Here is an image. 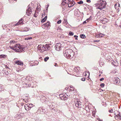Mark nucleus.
Instances as JSON below:
<instances>
[{"mask_svg": "<svg viewBox=\"0 0 121 121\" xmlns=\"http://www.w3.org/2000/svg\"><path fill=\"white\" fill-rule=\"evenodd\" d=\"M10 48L16 52H21L22 51H24L25 47L22 48V46L19 44H16L15 45H14L12 46H10Z\"/></svg>", "mask_w": 121, "mask_h": 121, "instance_id": "1", "label": "nucleus"}, {"mask_svg": "<svg viewBox=\"0 0 121 121\" xmlns=\"http://www.w3.org/2000/svg\"><path fill=\"white\" fill-rule=\"evenodd\" d=\"M63 54L64 56L67 58L71 59L74 56V53L73 50L70 49L66 50L65 52H64Z\"/></svg>", "mask_w": 121, "mask_h": 121, "instance_id": "2", "label": "nucleus"}, {"mask_svg": "<svg viewBox=\"0 0 121 121\" xmlns=\"http://www.w3.org/2000/svg\"><path fill=\"white\" fill-rule=\"evenodd\" d=\"M106 4V1L100 0L97 1V3L95 5L97 6V9L101 10L102 9L105 8Z\"/></svg>", "mask_w": 121, "mask_h": 121, "instance_id": "3", "label": "nucleus"}, {"mask_svg": "<svg viewBox=\"0 0 121 121\" xmlns=\"http://www.w3.org/2000/svg\"><path fill=\"white\" fill-rule=\"evenodd\" d=\"M51 45L50 44H46L45 45H44V47L43 50H41L42 52H44L45 51H48L50 50L51 48L50 45Z\"/></svg>", "mask_w": 121, "mask_h": 121, "instance_id": "4", "label": "nucleus"}, {"mask_svg": "<svg viewBox=\"0 0 121 121\" xmlns=\"http://www.w3.org/2000/svg\"><path fill=\"white\" fill-rule=\"evenodd\" d=\"M62 47V45L60 43H59L56 44L55 47L56 50L59 51L61 49V48Z\"/></svg>", "mask_w": 121, "mask_h": 121, "instance_id": "5", "label": "nucleus"}, {"mask_svg": "<svg viewBox=\"0 0 121 121\" xmlns=\"http://www.w3.org/2000/svg\"><path fill=\"white\" fill-rule=\"evenodd\" d=\"M28 8L26 10V13L28 16H29L30 14L32 13V12L31 9L30 8V6L29 5H28Z\"/></svg>", "mask_w": 121, "mask_h": 121, "instance_id": "6", "label": "nucleus"}, {"mask_svg": "<svg viewBox=\"0 0 121 121\" xmlns=\"http://www.w3.org/2000/svg\"><path fill=\"white\" fill-rule=\"evenodd\" d=\"M114 84L117 85H120V79L118 77H116L114 79Z\"/></svg>", "mask_w": 121, "mask_h": 121, "instance_id": "7", "label": "nucleus"}, {"mask_svg": "<svg viewBox=\"0 0 121 121\" xmlns=\"http://www.w3.org/2000/svg\"><path fill=\"white\" fill-rule=\"evenodd\" d=\"M48 106L51 109L55 110V109H56V108L55 106V105H53L52 104H50L48 105Z\"/></svg>", "mask_w": 121, "mask_h": 121, "instance_id": "8", "label": "nucleus"}, {"mask_svg": "<svg viewBox=\"0 0 121 121\" xmlns=\"http://www.w3.org/2000/svg\"><path fill=\"white\" fill-rule=\"evenodd\" d=\"M73 70L75 72H76L77 73H78L80 71V68L79 67L77 68L76 67L74 68Z\"/></svg>", "mask_w": 121, "mask_h": 121, "instance_id": "9", "label": "nucleus"}, {"mask_svg": "<svg viewBox=\"0 0 121 121\" xmlns=\"http://www.w3.org/2000/svg\"><path fill=\"white\" fill-rule=\"evenodd\" d=\"M112 63L114 66H118V62L116 60H112Z\"/></svg>", "mask_w": 121, "mask_h": 121, "instance_id": "10", "label": "nucleus"}, {"mask_svg": "<svg viewBox=\"0 0 121 121\" xmlns=\"http://www.w3.org/2000/svg\"><path fill=\"white\" fill-rule=\"evenodd\" d=\"M39 111V110L40 111V113L41 114H43L45 112V110L43 108H40L38 110Z\"/></svg>", "mask_w": 121, "mask_h": 121, "instance_id": "11", "label": "nucleus"}, {"mask_svg": "<svg viewBox=\"0 0 121 121\" xmlns=\"http://www.w3.org/2000/svg\"><path fill=\"white\" fill-rule=\"evenodd\" d=\"M44 47V45H39L37 47V48L38 49L43 50Z\"/></svg>", "mask_w": 121, "mask_h": 121, "instance_id": "12", "label": "nucleus"}, {"mask_svg": "<svg viewBox=\"0 0 121 121\" xmlns=\"http://www.w3.org/2000/svg\"><path fill=\"white\" fill-rule=\"evenodd\" d=\"M75 106L77 107L80 108L81 107V104L78 102H77L75 104Z\"/></svg>", "mask_w": 121, "mask_h": 121, "instance_id": "13", "label": "nucleus"}, {"mask_svg": "<svg viewBox=\"0 0 121 121\" xmlns=\"http://www.w3.org/2000/svg\"><path fill=\"white\" fill-rule=\"evenodd\" d=\"M44 26L47 27H48L50 26V22H48L47 23L43 24V25Z\"/></svg>", "mask_w": 121, "mask_h": 121, "instance_id": "14", "label": "nucleus"}, {"mask_svg": "<svg viewBox=\"0 0 121 121\" xmlns=\"http://www.w3.org/2000/svg\"><path fill=\"white\" fill-rule=\"evenodd\" d=\"M102 21L103 22V23H105L107 22L108 21V19L106 18H104L102 20Z\"/></svg>", "mask_w": 121, "mask_h": 121, "instance_id": "15", "label": "nucleus"}, {"mask_svg": "<svg viewBox=\"0 0 121 121\" xmlns=\"http://www.w3.org/2000/svg\"><path fill=\"white\" fill-rule=\"evenodd\" d=\"M16 63L18 65H21L22 64H23V62L21 61H20L19 60H17L16 62Z\"/></svg>", "mask_w": 121, "mask_h": 121, "instance_id": "16", "label": "nucleus"}, {"mask_svg": "<svg viewBox=\"0 0 121 121\" xmlns=\"http://www.w3.org/2000/svg\"><path fill=\"white\" fill-rule=\"evenodd\" d=\"M27 105L28 106L29 108H30H30L32 107L33 106V105L32 104H28Z\"/></svg>", "mask_w": 121, "mask_h": 121, "instance_id": "17", "label": "nucleus"}, {"mask_svg": "<svg viewBox=\"0 0 121 121\" xmlns=\"http://www.w3.org/2000/svg\"><path fill=\"white\" fill-rule=\"evenodd\" d=\"M80 37L82 39H84L86 37L83 34H81L80 35Z\"/></svg>", "mask_w": 121, "mask_h": 121, "instance_id": "18", "label": "nucleus"}, {"mask_svg": "<svg viewBox=\"0 0 121 121\" xmlns=\"http://www.w3.org/2000/svg\"><path fill=\"white\" fill-rule=\"evenodd\" d=\"M104 36V34H100L98 35L97 37H102Z\"/></svg>", "mask_w": 121, "mask_h": 121, "instance_id": "19", "label": "nucleus"}, {"mask_svg": "<svg viewBox=\"0 0 121 121\" xmlns=\"http://www.w3.org/2000/svg\"><path fill=\"white\" fill-rule=\"evenodd\" d=\"M49 59V57L48 56L44 58V61L45 62H46Z\"/></svg>", "mask_w": 121, "mask_h": 121, "instance_id": "20", "label": "nucleus"}, {"mask_svg": "<svg viewBox=\"0 0 121 121\" xmlns=\"http://www.w3.org/2000/svg\"><path fill=\"white\" fill-rule=\"evenodd\" d=\"M67 4H68V7H70L73 6V5L71 4L70 3H68Z\"/></svg>", "mask_w": 121, "mask_h": 121, "instance_id": "21", "label": "nucleus"}, {"mask_svg": "<svg viewBox=\"0 0 121 121\" xmlns=\"http://www.w3.org/2000/svg\"><path fill=\"white\" fill-rule=\"evenodd\" d=\"M74 33L71 31L69 32V35L70 36H72L73 35Z\"/></svg>", "mask_w": 121, "mask_h": 121, "instance_id": "22", "label": "nucleus"}, {"mask_svg": "<svg viewBox=\"0 0 121 121\" xmlns=\"http://www.w3.org/2000/svg\"><path fill=\"white\" fill-rule=\"evenodd\" d=\"M67 99V97L65 96H64L63 98H61V99L62 100H66Z\"/></svg>", "mask_w": 121, "mask_h": 121, "instance_id": "23", "label": "nucleus"}, {"mask_svg": "<svg viewBox=\"0 0 121 121\" xmlns=\"http://www.w3.org/2000/svg\"><path fill=\"white\" fill-rule=\"evenodd\" d=\"M6 55H0V57L1 58L3 57H6Z\"/></svg>", "mask_w": 121, "mask_h": 121, "instance_id": "24", "label": "nucleus"}, {"mask_svg": "<svg viewBox=\"0 0 121 121\" xmlns=\"http://www.w3.org/2000/svg\"><path fill=\"white\" fill-rule=\"evenodd\" d=\"M77 3L78 4H81L83 3V2L82 1H79Z\"/></svg>", "mask_w": 121, "mask_h": 121, "instance_id": "25", "label": "nucleus"}, {"mask_svg": "<svg viewBox=\"0 0 121 121\" xmlns=\"http://www.w3.org/2000/svg\"><path fill=\"white\" fill-rule=\"evenodd\" d=\"M121 115V112H119V114L116 115V116L118 118L119 117V115Z\"/></svg>", "mask_w": 121, "mask_h": 121, "instance_id": "26", "label": "nucleus"}, {"mask_svg": "<svg viewBox=\"0 0 121 121\" xmlns=\"http://www.w3.org/2000/svg\"><path fill=\"white\" fill-rule=\"evenodd\" d=\"M70 3L71 4L73 5V6L75 4V3L74 1H72V2H70Z\"/></svg>", "mask_w": 121, "mask_h": 121, "instance_id": "27", "label": "nucleus"}, {"mask_svg": "<svg viewBox=\"0 0 121 121\" xmlns=\"http://www.w3.org/2000/svg\"><path fill=\"white\" fill-rule=\"evenodd\" d=\"M68 0H62V1L64 2L65 4H67L68 2Z\"/></svg>", "mask_w": 121, "mask_h": 121, "instance_id": "28", "label": "nucleus"}, {"mask_svg": "<svg viewBox=\"0 0 121 121\" xmlns=\"http://www.w3.org/2000/svg\"><path fill=\"white\" fill-rule=\"evenodd\" d=\"M46 20L44 18L41 21V22L42 23H43Z\"/></svg>", "mask_w": 121, "mask_h": 121, "instance_id": "29", "label": "nucleus"}, {"mask_svg": "<svg viewBox=\"0 0 121 121\" xmlns=\"http://www.w3.org/2000/svg\"><path fill=\"white\" fill-rule=\"evenodd\" d=\"M32 39L31 37H28L27 38H25V39L26 40H28L29 39Z\"/></svg>", "mask_w": 121, "mask_h": 121, "instance_id": "30", "label": "nucleus"}, {"mask_svg": "<svg viewBox=\"0 0 121 121\" xmlns=\"http://www.w3.org/2000/svg\"><path fill=\"white\" fill-rule=\"evenodd\" d=\"M104 83H101L100 85V86L101 87H103L104 86Z\"/></svg>", "mask_w": 121, "mask_h": 121, "instance_id": "31", "label": "nucleus"}, {"mask_svg": "<svg viewBox=\"0 0 121 121\" xmlns=\"http://www.w3.org/2000/svg\"><path fill=\"white\" fill-rule=\"evenodd\" d=\"M74 37L75 38V39L77 40L78 36L76 35H75L74 36Z\"/></svg>", "mask_w": 121, "mask_h": 121, "instance_id": "32", "label": "nucleus"}, {"mask_svg": "<svg viewBox=\"0 0 121 121\" xmlns=\"http://www.w3.org/2000/svg\"><path fill=\"white\" fill-rule=\"evenodd\" d=\"M38 16V14L37 13H35H35L34 14V16L35 17H37Z\"/></svg>", "mask_w": 121, "mask_h": 121, "instance_id": "33", "label": "nucleus"}, {"mask_svg": "<svg viewBox=\"0 0 121 121\" xmlns=\"http://www.w3.org/2000/svg\"><path fill=\"white\" fill-rule=\"evenodd\" d=\"M61 20H59L58 21H57V23L58 24H60L61 22Z\"/></svg>", "mask_w": 121, "mask_h": 121, "instance_id": "34", "label": "nucleus"}, {"mask_svg": "<svg viewBox=\"0 0 121 121\" xmlns=\"http://www.w3.org/2000/svg\"><path fill=\"white\" fill-rule=\"evenodd\" d=\"M22 24L19 21L17 23L15 24V25L17 26V25H18L20 24Z\"/></svg>", "mask_w": 121, "mask_h": 121, "instance_id": "35", "label": "nucleus"}, {"mask_svg": "<svg viewBox=\"0 0 121 121\" xmlns=\"http://www.w3.org/2000/svg\"><path fill=\"white\" fill-rule=\"evenodd\" d=\"M59 96L60 97H61V98H63V97H64V95H63V94H60V95H59Z\"/></svg>", "mask_w": 121, "mask_h": 121, "instance_id": "36", "label": "nucleus"}, {"mask_svg": "<svg viewBox=\"0 0 121 121\" xmlns=\"http://www.w3.org/2000/svg\"><path fill=\"white\" fill-rule=\"evenodd\" d=\"M92 18L91 17V16L90 17H89L88 19H87L86 20H87V22H88V20H91L92 19Z\"/></svg>", "mask_w": 121, "mask_h": 121, "instance_id": "37", "label": "nucleus"}, {"mask_svg": "<svg viewBox=\"0 0 121 121\" xmlns=\"http://www.w3.org/2000/svg\"><path fill=\"white\" fill-rule=\"evenodd\" d=\"M15 42V41L14 40H11L10 42V43H14Z\"/></svg>", "mask_w": 121, "mask_h": 121, "instance_id": "38", "label": "nucleus"}, {"mask_svg": "<svg viewBox=\"0 0 121 121\" xmlns=\"http://www.w3.org/2000/svg\"><path fill=\"white\" fill-rule=\"evenodd\" d=\"M85 78H82L81 79V80L82 81H85Z\"/></svg>", "mask_w": 121, "mask_h": 121, "instance_id": "39", "label": "nucleus"}, {"mask_svg": "<svg viewBox=\"0 0 121 121\" xmlns=\"http://www.w3.org/2000/svg\"><path fill=\"white\" fill-rule=\"evenodd\" d=\"M23 19H21V20H19V21L22 24V22H23Z\"/></svg>", "mask_w": 121, "mask_h": 121, "instance_id": "40", "label": "nucleus"}, {"mask_svg": "<svg viewBox=\"0 0 121 121\" xmlns=\"http://www.w3.org/2000/svg\"><path fill=\"white\" fill-rule=\"evenodd\" d=\"M65 4V3L64 1H62V3H61V5H64Z\"/></svg>", "mask_w": 121, "mask_h": 121, "instance_id": "41", "label": "nucleus"}, {"mask_svg": "<svg viewBox=\"0 0 121 121\" xmlns=\"http://www.w3.org/2000/svg\"><path fill=\"white\" fill-rule=\"evenodd\" d=\"M45 13L44 12L42 14V17H43L44 16H45Z\"/></svg>", "mask_w": 121, "mask_h": 121, "instance_id": "42", "label": "nucleus"}, {"mask_svg": "<svg viewBox=\"0 0 121 121\" xmlns=\"http://www.w3.org/2000/svg\"><path fill=\"white\" fill-rule=\"evenodd\" d=\"M104 80V78H100V81H102L103 80Z\"/></svg>", "mask_w": 121, "mask_h": 121, "instance_id": "43", "label": "nucleus"}, {"mask_svg": "<svg viewBox=\"0 0 121 121\" xmlns=\"http://www.w3.org/2000/svg\"><path fill=\"white\" fill-rule=\"evenodd\" d=\"M86 2H87L90 3L91 2V1L90 0H87Z\"/></svg>", "mask_w": 121, "mask_h": 121, "instance_id": "44", "label": "nucleus"}, {"mask_svg": "<svg viewBox=\"0 0 121 121\" xmlns=\"http://www.w3.org/2000/svg\"><path fill=\"white\" fill-rule=\"evenodd\" d=\"M68 3H69V2L70 3V2H72V1H73L72 0H68Z\"/></svg>", "mask_w": 121, "mask_h": 121, "instance_id": "45", "label": "nucleus"}, {"mask_svg": "<svg viewBox=\"0 0 121 121\" xmlns=\"http://www.w3.org/2000/svg\"><path fill=\"white\" fill-rule=\"evenodd\" d=\"M87 20H86V21H84L83 23V24H85V23H86L87 22H86V21H87Z\"/></svg>", "mask_w": 121, "mask_h": 121, "instance_id": "46", "label": "nucleus"}, {"mask_svg": "<svg viewBox=\"0 0 121 121\" xmlns=\"http://www.w3.org/2000/svg\"><path fill=\"white\" fill-rule=\"evenodd\" d=\"M112 111H113V110H112V109H111V110H109V112H110H110H112Z\"/></svg>", "mask_w": 121, "mask_h": 121, "instance_id": "47", "label": "nucleus"}, {"mask_svg": "<svg viewBox=\"0 0 121 121\" xmlns=\"http://www.w3.org/2000/svg\"><path fill=\"white\" fill-rule=\"evenodd\" d=\"M118 118H120V120L121 119V115H119V117Z\"/></svg>", "mask_w": 121, "mask_h": 121, "instance_id": "48", "label": "nucleus"}, {"mask_svg": "<svg viewBox=\"0 0 121 121\" xmlns=\"http://www.w3.org/2000/svg\"><path fill=\"white\" fill-rule=\"evenodd\" d=\"M46 20L47 18V16H46L44 18Z\"/></svg>", "mask_w": 121, "mask_h": 121, "instance_id": "49", "label": "nucleus"}, {"mask_svg": "<svg viewBox=\"0 0 121 121\" xmlns=\"http://www.w3.org/2000/svg\"><path fill=\"white\" fill-rule=\"evenodd\" d=\"M5 67L6 68H7L8 69L9 68V67L7 65H6V66H5Z\"/></svg>", "mask_w": 121, "mask_h": 121, "instance_id": "50", "label": "nucleus"}, {"mask_svg": "<svg viewBox=\"0 0 121 121\" xmlns=\"http://www.w3.org/2000/svg\"><path fill=\"white\" fill-rule=\"evenodd\" d=\"M99 41V40H95V41H94V42H98Z\"/></svg>", "mask_w": 121, "mask_h": 121, "instance_id": "51", "label": "nucleus"}, {"mask_svg": "<svg viewBox=\"0 0 121 121\" xmlns=\"http://www.w3.org/2000/svg\"><path fill=\"white\" fill-rule=\"evenodd\" d=\"M57 65V64H56V63H55V65H54L55 66H56V65Z\"/></svg>", "mask_w": 121, "mask_h": 121, "instance_id": "52", "label": "nucleus"}, {"mask_svg": "<svg viewBox=\"0 0 121 121\" xmlns=\"http://www.w3.org/2000/svg\"><path fill=\"white\" fill-rule=\"evenodd\" d=\"M119 26L121 27V23L119 25Z\"/></svg>", "mask_w": 121, "mask_h": 121, "instance_id": "53", "label": "nucleus"}, {"mask_svg": "<svg viewBox=\"0 0 121 121\" xmlns=\"http://www.w3.org/2000/svg\"><path fill=\"white\" fill-rule=\"evenodd\" d=\"M28 86H30V84H28Z\"/></svg>", "mask_w": 121, "mask_h": 121, "instance_id": "54", "label": "nucleus"}, {"mask_svg": "<svg viewBox=\"0 0 121 121\" xmlns=\"http://www.w3.org/2000/svg\"><path fill=\"white\" fill-rule=\"evenodd\" d=\"M120 64H121V60H120Z\"/></svg>", "mask_w": 121, "mask_h": 121, "instance_id": "55", "label": "nucleus"}, {"mask_svg": "<svg viewBox=\"0 0 121 121\" xmlns=\"http://www.w3.org/2000/svg\"><path fill=\"white\" fill-rule=\"evenodd\" d=\"M116 4H115V7H116Z\"/></svg>", "mask_w": 121, "mask_h": 121, "instance_id": "56", "label": "nucleus"}, {"mask_svg": "<svg viewBox=\"0 0 121 121\" xmlns=\"http://www.w3.org/2000/svg\"><path fill=\"white\" fill-rule=\"evenodd\" d=\"M60 29V30H61V29Z\"/></svg>", "mask_w": 121, "mask_h": 121, "instance_id": "57", "label": "nucleus"}, {"mask_svg": "<svg viewBox=\"0 0 121 121\" xmlns=\"http://www.w3.org/2000/svg\"><path fill=\"white\" fill-rule=\"evenodd\" d=\"M60 29V30H61V29Z\"/></svg>", "mask_w": 121, "mask_h": 121, "instance_id": "58", "label": "nucleus"}]
</instances>
